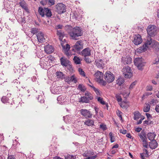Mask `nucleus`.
Wrapping results in <instances>:
<instances>
[{
    "label": "nucleus",
    "instance_id": "nucleus-1",
    "mask_svg": "<svg viewBox=\"0 0 159 159\" xmlns=\"http://www.w3.org/2000/svg\"><path fill=\"white\" fill-rule=\"evenodd\" d=\"M69 28H71L69 34L72 39L77 40L79 37L81 36L83 34V31L80 27L76 26L72 28L71 26H69Z\"/></svg>",
    "mask_w": 159,
    "mask_h": 159
},
{
    "label": "nucleus",
    "instance_id": "nucleus-2",
    "mask_svg": "<svg viewBox=\"0 0 159 159\" xmlns=\"http://www.w3.org/2000/svg\"><path fill=\"white\" fill-rule=\"evenodd\" d=\"M38 11L40 15L42 17L46 16L48 17H50L52 16V13L50 9L48 8H43L42 7H39Z\"/></svg>",
    "mask_w": 159,
    "mask_h": 159
},
{
    "label": "nucleus",
    "instance_id": "nucleus-3",
    "mask_svg": "<svg viewBox=\"0 0 159 159\" xmlns=\"http://www.w3.org/2000/svg\"><path fill=\"white\" fill-rule=\"evenodd\" d=\"M94 75L95 77V80L97 82L103 86L106 85V82L103 79V73L100 71H98L94 74Z\"/></svg>",
    "mask_w": 159,
    "mask_h": 159
},
{
    "label": "nucleus",
    "instance_id": "nucleus-4",
    "mask_svg": "<svg viewBox=\"0 0 159 159\" xmlns=\"http://www.w3.org/2000/svg\"><path fill=\"white\" fill-rule=\"evenodd\" d=\"M105 81L108 83L112 82L114 80L115 76L110 71H107L106 72L104 75Z\"/></svg>",
    "mask_w": 159,
    "mask_h": 159
},
{
    "label": "nucleus",
    "instance_id": "nucleus-5",
    "mask_svg": "<svg viewBox=\"0 0 159 159\" xmlns=\"http://www.w3.org/2000/svg\"><path fill=\"white\" fill-rule=\"evenodd\" d=\"M157 27L152 25H150L148 26L147 29L148 34L151 37H153L157 34Z\"/></svg>",
    "mask_w": 159,
    "mask_h": 159
},
{
    "label": "nucleus",
    "instance_id": "nucleus-6",
    "mask_svg": "<svg viewBox=\"0 0 159 159\" xmlns=\"http://www.w3.org/2000/svg\"><path fill=\"white\" fill-rule=\"evenodd\" d=\"M151 42L150 40H148V37L147 38V40L145 44L141 47H139L137 49V51L139 53H141L143 52L146 51L148 48L149 47Z\"/></svg>",
    "mask_w": 159,
    "mask_h": 159
},
{
    "label": "nucleus",
    "instance_id": "nucleus-7",
    "mask_svg": "<svg viewBox=\"0 0 159 159\" xmlns=\"http://www.w3.org/2000/svg\"><path fill=\"white\" fill-rule=\"evenodd\" d=\"M56 11L59 14L65 12L66 11V6L62 3H58L55 6Z\"/></svg>",
    "mask_w": 159,
    "mask_h": 159
},
{
    "label": "nucleus",
    "instance_id": "nucleus-8",
    "mask_svg": "<svg viewBox=\"0 0 159 159\" xmlns=\"http://www.w3.org/2000/svg\"><path fill=\"white\" fill-rule=\"evenodd\" d=\"M142 58H136L134 60V63L135 66L137 67L139 70L142 68V67L144 66V63L142 62Z\"/></svg>",
    "mask_w": 159,
    "mask_h": 159
},
{
    "label": "nucleus",
    "instance_id": "nucleus-9",
    "mask_svg": "<svg viewBox=\"0 0 159 159\" xmlns=\"http://www.w3.org/2000/svg\"><path fill=\"white\" fill-rule=\"evenodd\" d=\"M148 40H150L151 42L149 47L153 48L157 51H159V43L155 40L152 41L151 37L148 36Z\"/></svg>",
    "mask_w": 159,
    "mask_h": 159
},
{
    "label": "nucleus",
    "instance_id": "nucleus-10",
    "mask_svg": "<svg viewBox=\"0 0 159 159\" xmlns=\"http://www.w3.org/2000/svg\"><path fill=\"white\" fill-rule=\"evenodd\" d=\"M83 47V43L82 40L77 41L75 44L73 46V48L75 51H79L82 49Z\"/></svg>",
    "mask_w": 159,
    "mask_h": 159
},
{
    "label": "nucleus",
    "instance_id": "nucleus-11",
    "mask_svg": "<svg viewBox=\"0 0 159 159\" xmlns=\"http://www.w3.org/2000/svg\"><path fill=\"white\" fill-rule=\"evenodd\" d=\"M142 42L141 36L139 35H135L134 37L133 42L135 45H138L140 44Z\"/></svg>",
    "mask_w": 159,
    "mask_h": 159
},
{
    "label": "nucleus",
    "instance_id": "nucleus-12",
    "mask_svg": "<svg viewBox=\"0 0 159 159\" xmlns=\"http://www.w3.org/2000/svg\"><path fill=\"white\" fill-rule=\"evenodd\" d=\"M37 39L38 41L40 43H43L45 41L43 33L41 32H38L36 34Z\"/></svg>",
    "mask_w": 159,
    "mask_h": 159
},
{
    "label": "nucleus",
    "instance_id": "nucleus-13",
    "mask_svg": "<svg viewBox=\"0 0 159 159\" xmlns=\"http://www.w3.org/2000/svg\"><path fill=\"white\" fill-rule=\"evenodd\" d=\"M81 114L85 117L91 118L92 116L90 111L87 109H82L80 111Z\"/></svg>",
    "mask_w": 159,
    "mask_h": 159
},
{
    "label": "nucleus",
    "instance_id": "nucleus-14",
    "mask_svg": "<svg viewBox=\"0 0 159 159\" xmlns=\"http://www.w3.org/2000/svg\"><path fill=\"white\" fill-rule=\"evenodd\" d=\"M122 72L125 78H130L133 76V72L131 70H123Z\"/></svg>",
    "mask_w": 159,
    "mask_h": 159
},
{
    "label": "nucleus",
    "instance_id": "nucleus-15",
    "mask_svg": "<svg viewBox=\"0 0 159 159\" xmlns=\"http://www.w3.org/2000/svg\"><path fill=\"white\" fill-rule=\"evenodd\" d=\"M81 53L84 57L89 56L91 55V50L89 48H87L83 50Z\"/></svg>",
    "mask_w": 159,
    "mask_h": 159
},
{
    "label": "nucleus",
    "instance_id": "nucleus-16",
    "mask_svg": "<svg viewBox=\"0 0 159 159\" xmlns=\"http://www.w3.org/2000/svg\"><path fill=\"white\" fill-rule=\"evenodd\" d=\"M132 58L130 57L127 56L126 57H122L121 62L125 65L130 64L132 62Z\"/></svg>",
    "mask_w": 159,
    "mask_h": 159
},
{
    "label": "nucleus",
    "instance_id": "nucleus-17",
    "mask_svg": "<svg viewBox=\"0 0 159 159\" xmlns=\"http://www.w3.org/2000/svg\"><path fill=\"white\" fill-rule=\"evenodd\" d=\"M62 46L64 52L67 56H69L70 54L68 51L70 48V46L68 44H66V46H63V45H62Z\"/></svg>",
    "mask_w": 159,
    "mask_h": 159
},
{
    "label": "nucleus",
    "instance_id": "nucleus-18",
    "mask_svg": "<svg viewBox=\"0 0 159 159\" xmlns=\"http://www.w3.org/2000/svg\"><path fill=\"white\" fill-rule=\"evenodd\" d=\"M61 64L65 66H69L70 67H71L70 68H72V66L70 65V62L67 60H66L63 58V57H61L60 59Z\"/></svg>",
    "mask_w": 159,
    "mask_h": 159
},
{
    "label": "nucleus",
    "instance_id": "nucleus-19",
    "mask_svg": "<svg viewBox=\"0 0 159 159\" xmlns=\"http://www.w3.org/2000/svg\"><path fill=\"white\" fill-rule=\"evenodd\" d=\"M44 51L47 53H50L54 51L53 47L50 45L45 46L44 47Z\"/></svg>",
    "mask_w": 159,
    "mask_h": 159
},
{
    "label": "nucleus",
    "instance_id": "nucleus-20",
    "mask_svg": "<svg viewBox=\"0 0 159 159\" xmlns=\"http://www.w3.org/2000/svg\"><path fill=\"white\" fill-rule=\"evenodd\" d=\"M102 61L101 60H97L95 61V65L98 68L100 69L103 68L104 64L103 63Z\"/></svg>",
    "mask_w": 159,
    "mask_h": 159
},
{
    "label": "nucleus",
    "instance_id": "nucleus-21",
    "mask_svg": "<svg viewBox=\"0 0 159 159\" xmlns=\"http://www.w3.org/2000/svg\"><path fill=\"white\" fill-rule=\"evenodd\" d=\"M149 146L152 149H154L157 147V143L155 140H152L149 144Z\"/></svg>",
    "mask_w": 159,
    "mask_h": 159
},
{
    "label": "nucleus",
    "instance_id": "nucleus-22",
    "mask_svg": "<svg viewBox=\"0 0 159 159\" xmlns=\"http://www.w3.org/2000/svg\"><path fill=\"white\" fill-rule=\"evenodd\" d=\"M125 82L124 79L121 77H120L116 80V84L119 86H121Z\"/></svg>",
    "mask_w": 159,
    "mask_h": 159
},
{
    "label": "nucleus",
    "instance_id": "nucleus-23",
    "mask_svg": "<svg viewBox=\"0 0 159 159\" xmlns=\"http://www.w3.org/2000/svg\"><path fill=\"white\" fill-rule=\"evenodd\" d=\"M57 34L59 37V39L61 41H62L63 38L64 36V32L62 30H57Z\"/></svg>",
    "mask_w": 159,
    "mask_h": 159
},
{
    "label": "nucleus",
    "instance_id": "nucleus-24",
    "mask_svg": "<svg viewBox=\"0 0 159 159\" xmlns=\"http://www.w3.org/2000/svg\"><path fill=\"white\" fill-rule=\"evenodd\" d=\"M21 2L19 4L22 8L26 10H28V8L24 0H20Z\"/></svg>",
    "mask_w": 159,
    "mask_h": 159
},
{
    "label": "nucleus",
    "instance_id": "nucleus-25",
    "mask_svg": "<svg viewBox=\"0 0 159 159\" xmlns=\"http://www.w3.org/2000/svg\"><path fill=\"white\" fill-rule=\"evenodd\" d=\"M134 120H138L141 116V114L138 111H136L134 113Z\"/></svg>",
    "mask_w": 159,
    "mask_h": 159
},
{
    "label": "nucleus",
    "instance_id": "nucleus-26",
    "mask_svg": "<svg viewBox=\"0 0 159 159\" xmlns=\"http://www.w3.org/2000/svg\"><path fill=\"white\" fill-rule=\"evenodd\" d=\"M73 60L76 64H80L81 63L80 58L77 56H75L73 58Z\"/></svg>",
    "mask_w": 159,
    "mask_h": 159
},
{
    "label": "nucleus",
    "instance_id": "nucleus-27",
    "mask_svg": "<svg viewBox=\"0 0 159 159\" xmlns=\"http://www.w3.org/2000/svg\"><path fill=\"white\" fill-rule=\"evenodd\" d=\"M80 102H85L86 103H88L89 102V98H88L86 96H83L81 98L79 101Z\"/></svg>",
    "mask_w": 159,
    "mask_h": 159
},
{
    "label": "nucleus",
    "instance_id": "nucleus-28",
    "mask_svg": "<svg viewBox=\"0 0 159 159\" xmlns=\"http://www.w3.org/2000/svg\"><path fill=\"white\" fill-rule=\"evenodd\" d=\"M84 124L88 126H92L94 125V121L88 119L84 122Z\"/></svg>",
    "mask_w": 159,
    "mask_h": 159
},
{
    "label": "nucleus",
    "instance_id": "nucleus-29",
    "mask_svg": "<svg viewBox=\"0 0 159 159\" xmlns=\"http://www.w3.org/2000/svg\"><path fill=\"white\" fill-rule=\"evenodd\" d=\"M148 139L149 140L152 141L154 140V138L156 136V134L154 133H148L147 134Z\"/></svg>",
    "mask_w": 159,
    "mask_h": 159
},
{
    "label": "nucleus",
    "instance_id": "nucleus-30",
    "mask_svg": "<svg viewBox=\"0 0 159 159\" xmlns=\"http://www.w3.org/2000/svg\"><path fill=\"white\" fill-rule=\"evenodd\" d=\"M138 136L142 141L146 140L147 139L146 134L144 132H141L138 134Z\"/></svg>",
    "mask_w": 159,
    "mask_h": 159
},
{
    "label": "nucleus",
    "instance_id": "nucleus-31",
    "mask_svg": "<svg viewBox=\"0 0 159 159\" xmlns=\"http://www.w3.org/2000/svg\"><path fill=\"white\" fill-rule=\"evenodd\" d=\"M150 108V105L148 103H145V106L143 108V111L144 112H147L149 111Z\"/></svg>",
    "mask_w": 159,
    "mask_h": 159
},
{
    "label": "nucleus",
    "instance_id": "nucleus-32",
    "mask_svg": "<svg viewBox=\"0 0 159 159\" xmlns=\"http://www.w3.org/2000/svg\"><path fill=\"white\" fill-rule=\"evenodd\" d=\"M56 75L57 78L63 79L64 78V75L61 71H57L56 72Z\"/></svg>",
    "mask_w": 159,
    "mask_h": 159
},
{
    "label": "nucleus",
    "instance_id": "nucleus-33",
    "mask_svg": "<svg viewBox=\"0 0 159 159\" xmlns=\"http://www.w3.org/2000/svg\"><path fill=\"white\" fill-rule=\"evenodd\" d=\"M57 99L59 102L61 104L63 103L66 101L64 97L62 96H59L57 98Z\"/></svg>",
    "mask_w": 159,
    "mask_h": 159
},
{
    "label": "nucleus",
    "instance_id": "nucleus-34",
    "mask_svg": "<svg viewBox=\"0 0 159 159\" xmlns=\"http://www.w3.org/2000/svg\"><path fill=\"white\" fill-rule=\"evenodd\" d=\"M96 98H97L98 101L102 105H105L106 104V102L103 101L102 98L100 97Z\"/></svg>",
    "mask_w": 159,
    "mask_h": 159
},
{
    "label": "nucleus",
    "instance_id": "nucleus-35",
    "mask_svg": "<svg viewBox=\"0 0 159 159\" xmlns=\"http://www.w3.org/2000/svg\"><path fill=\"white\" fill-rule=\"evenodd\" d=\"M78 87L79 89L82 92H84L86 90V88L81 84H80L79 85Z\"/></svg>",
    "mask_w": 159,
    "mask_h": 159
},
{
    "label": "nucleus",
    "instance_id": "nucleus-36",
    "mask_svg": "<svg viewBox=\"0 0 159 159\" xmlns=\"http://www.w3.org/2000/svg\"><path fill=\"white\" fill-rule=\"evenodd\" d=\"M71 81H73L74 83H76L77 82L76 78L75 76V75H73L70 77Z\"/></svg>",
    "mask_w": 159,
    "mask_h": 159
},
{
    "label": "nucleus",
    "instance_id": "nucleus-37",
    "mask_svg": "<svg viewBox=\"0 0 159 159\" xmlns=\"http://www.w3.org/2000/svg\"><path fill=\"white\" fill-rule=\"evenodd\" d=\"M65 158L66 159H75L76 157L75 156L68 155L65 156Z\"/></svg>",
    "mask_w": 159,
    "mask_h": 159
},
{
    "label": "nucleus",
    "instance_id": "nucleus-38",
    "mask_svg": "<svg viewBox=\"0 0 159 159\" xmlns=\"http://www.w3.org/2000/svg\"><path fill=\"white\" fill-rule=\"evenodd\" d=\"M159 62V54L158 55L157 58L153 61V63L154 64H158Z\"/></svg>",
    "mask_w": 159,
    "mask_h": 159
},
{
    "label": "nucleus",
    "instance_id": "nucleus-39",
    "mask_svg": "<svg viewBox=\"0 0 159 159\" xmlns=\"http://www.w3.org/2000/svg\"><path fill=\"white\" fill-rule=\"evenodd\" d=\"M118 102H121L122 101V98L120 95L118 94H116L115 96Z\"/></svg>",
    "mask_w": 159,
    "mask_h": 159
},
{
    "label": "nucleus",
    "instance_id": "nucleus-40",
    "mask_svg": "<svg viewBox=\"0 0 159 159\" xmlns=\"http://www.w3.org/2000/svg\"><path fill=\"white\" fill-rule=\"evenodd\" d=\"M59 87H57L55 88L53 90H52V93L54 94H58L59 93Z\"/></svg>",
    "mask_w": 159,
    "mask_h": 159
},
{
    "label": "nucleus",
    "instance_id": "nucleus-41",
    "mask_svg": "<svg viewBox=\"0 0 159 159\" xmlns=\"http://www.w3.org/2000/svg\"><path fill=\"white\" fill-rule=\"evenodd\" d=\"M109 135L110 137L111 141V142H113L115 141V138L112 135V133L111 132H110L109 134Z\"/></svg>",
    "mask_w": 159,
    "mask_h": 159
},
{
    "label": "nucleus",
    "instance_id": "nucleus-42",
    "mask_svg": "<svg viewBox=\"0 0 159 159\" xmlns=\"http://www.w3.org/2000/svg\"><path fill=\"white\" fill-rule=\"evenodd\" d=\"M31 32L32 34H34L36 33H37V29L35 28H33L31 29Z\"/></svg>",
    "mask_w": 159,
    "mask_h": 159
},
{
    "label": "nucleus",
    "instance_id": "nucleus-43",
    "mask_svg": "<svg viewBox=\"0 0 159 159\" xmlns=\"http://www.w3.org/2000/svg\"><path fill=\"white\" fill-rule=\"evenodd\" d=\"M121 94L125 96L126 97H128L130 94V92H127L125 90Z\"/></svg>",
    "mask_w": 159,
    "mask_h": 159
},
{
    "label": "nucleus",
    "instance_id": "nucleus-44",
    "mask_svg": "<svg viewBox=\"0 0 159 159\" xmlns=\"http://www.w3.org/2000/svg\"><path fill=\"white\" fill-rule=\"evenodd\" d=\"M152 94V93L151 92H147L145 93L143 96V97H142V98L143 100L144 98V97L145 96H148L149 95H151Z\"/></svg>",
    "mask_w": 159,
    "mask_h": 159
},
{
    "label": "nucleus",
    "instance_id": "nucleus-45",
    "mask_svg": "<svg viewBox=\"0 0 159 159\" xmlns=\"http://www.w3.org/2000/svg\"><path fill=\"white\" fill-rule=\"evenodd\" d=\"M136 84V82L134 81L130 85L129 89H132L134 87V86Z\"/></svg>",
    "mask_w": 159,
    "mask_h": 159
},
{
    "label": "nucleus",
    "instance_id": "nucleus-46",
    "mask_svg": "<svg viewBox=\"0 0 159 159\" xmlns=\"http://www.w3.org/2000/svg\"><path fill=\"white\" fill-rule=\"evenodd\" d=\"M142 142H143V146L146 148H148V144L146 140L143 141Z\"/></svg>",
    "mask_w": 159,
    "mask_h": 159
},
{
    "label": "nucleus",
    "instance_id": "nucleus-47",
    "mask_svg": "<svg viewBox=\"0 0 159 159\" xmlns=\"http://www.w3.org/2000/svg\"><path fill=\"white\" fill-rule=\"evenodd\" d=\"M65 81L69 84L70 82L71 81L70 77H66L65 79Z\"/></svg>",
    "mask_w": 159,
    "mask_h": 159
},
{
    "label": "nucleus",
    "instance_id": "nucleus-48",
    "mask_svg": "<svg viewBox=\"0 0 159 159\" xmlns=\"http://www.w3.org/2000/svg\"><path fill=\"white\" fill-rule=\"evenodd\" d=\"M84 60L87 63H90L91 62V61L89 58L88 57H85Z\"/></svg>",
    "mask_w": 159,
    "mask_h": 159
},
{
    "label": "nucleus",
    "instance_id": "nucleus-49",
    "mask_svg": "<svg viewBox=\"0 0 159 159\" xmlns=\"http://www.w3.org/2000/svg\"><path fill=\"white\" fill-rule=\"evenodd\" d=\"M100 128L104 130H105L107 129L106 125L103 124L100 125Z\"/></svg>",
    "mask_w": 159,
    "mask_h": 159
},
{
    "label": "nucleus",
    "instance_id": "nucleus-50",
    "mask_svg": "<svg viewBox=\"0 0 159 159\" xmlns=\"http://www.w3.org/2000/svg\"><path fill=\"white\" fill-rule=\"evenodd\" d=\"M79 72L80 75L84 77L85 76V74L83 70H79Z\"/></svg>",
    "mask_w": 159,
    "mask_h": 159
},
{
    "label": "nucleus",
    "instance_id": "nucleus-51",
    "mask_svg": "<svg viewBox=\"0 0 159 159\" xmlns=\"http://www.w3.org/2000/svg\"><path fill=\"white\" fill-rule=\"evenodd\" d=\"M48 1L49 4L52 5L55 4V1L54 0H47Z\"/></svg>",
    "mask_w": 159,
    "mask_h": 159
},
{
    "label": "nucleus",
    "instance_id": "nucleus-52",
    "mask_svg": "<svg viewBox=\"0 0 159 159\" xmlns=\"http://www.w3.org/2000/svg\"><path fill=\"white\" fill-rule=\"evenodd\" d=\"M152 121L148 119L147 120H146L144 121V124L147 125L150 124L151 123Z\"/></svg>",
    "mask_w": 159,
    "mask_h": 159
},
{
    "label": "nucleus",
    "instance_id": "nucleus-53",
    "mask_svg": "<svg viewBox=\"0 0 159 159\" xmlns=\"http://www.w3.org/2000/svg\"><path fill=\"white\" fill-rule=\"evenodd\" d=\"M2 101L3 102L5 103L8 101V99L6 97H3L2 98Z\"/></svg>",
    "mask_w": 159,
    "mask_h": 159
},
{
    "label": "nucleus",
    "instance_id": "nucleus-54",
    "mask_svg": "<svg viewBox=\"0 0 159 159\" xmlns=\"http://www.w3.org/2000/svg\"><path fill=\"white\" fill-rule=\"evenodd\" d=\"M152 89V86L149 85L147 87V90L148 91H151Z\"/></svg>",
    "mask_w": 159,
    "mask_h": 159
},
{
    "label": "nucleus",
    "instance_id": "nucleus-55",
    "mask_svg": "<svg viewBox=\"0 0 159 159\" xmlns=\"http://www.w3.org/2000/svg\"><path fill=\"white\" fill-rule=\"evenodd\" d=\"M97 157V156L95 155L93 156L88 157L85 159H94Z\"/></svg>",
    "mask_w": 159,
    "mask_h": 159
},
{
    "label": "nucleus",
    "instance_id": "nucleus-56",
    "mask_svg": "<svg viewBox=\"0 0 159 159\" xmlns=\"http://www.w3.org/2000/svg\"><path fill=\"white\" fill-rule=\"evenodd\" d=\"M155 110L157 112L159 113V105H157L156 106L155 108Z\"/></svg>",
    "mask_w": 159,
    "mask_h": 159
},
{
    "label": "nucleus",
    "instance_id": "nucleus-57",
    "mask_svg": "<svg viewBox=\"0 0 159 159\" xmlns=\"http://www.w3.org/2000/svg\"><path fill=\"white\" fill-rule=\"evenodd\" d=\"M120 132L123 134H125L126 132V130H122L121 129L120 130Z\"/></svg>",
    "mask_w": 159,
    "mask_h": 159
},
{
    "label": "nucleus",
    "instance_id": "nucleus-58",
    "mask_svg": "<svg viewBox=\"0 0 159 159\" xmlns=\"http://www.w3.org/2000/svg\"><path fill=\"white\" fill-rule=\"evenodd\" d=\"M87 98H89V101L90 100H92L93 99V97L91 94L89 96H88Z\"/></svg>",
    "mask_w": 159,
    "mask_h": 159
},
{
    "label": "nucleus",
    "instance_id": "nucleus-59",
    "mask_svg": "<svg viewBox=\"0 0 159 159\" xmlns=\"http://www.w3.org/2000/svg\"><path fill=\"white\" fill-rule=\"evenodd\" d=\"M142 129V128H136L135 129L136 131L139 132H140L141 130Z\"/></svg>",
    "mask_w": 159,
    "mask_h": 159
},
{
    "label": "nucleus",
    "instance_id": "nucleus-60",
    "mask_svg": "<svg viewBox=\"0 0 159 159\" xmlns=\"http://www.w3.org/2000/svg\"><path fill=\"white\" fill-rule=\"evenodd\" d=\"M146 115L148 118V119H149V118H152V116H151L150 114L149 113H146Z\"/></svg>",
    "mask_w": 159,
    "mask_h": 159
},
{
    "label": "nucleus",
    "instance_id": "nucleus-61",
    "mask_svg": "<svg viewBox=\"0 0 159 159\" xmlns=\"http://www.w3.org/2000/svg\"><path fill=\"white\" fill-rule=\"evenodd\" d=\"M130 69H131L130 67L128 66H125V68H124L123 69V70H130Z\"/></svg>",
    "mask_w": 159,
    "mask_h": 159
},
{
    "label": "nucleus",
    "instance_id": "nucleus-62",
    "mask_svg": "<svg viewBox=\"0 0 159 159\" xmlns=\"http://www.w3.org/2000/svg\"><path fill=\"white\" fill-rule=\"evenodd\" d=\"M7 159H16L15 158L12 156H9L8 157Z\"/></svg>",
    "mask_w": 159,
    "mask_h": 159
},
{
    "label": "nucleus",
    "instance_id": "nucleus-63",
    "mask_svg": "<svg viewBox=\"0 0 159 159\" xmlns=\"http://www.w3.org/2000/svg\"><path fill=\"white\" fill-rule=\"evenodd\" d=\"M156 100H155L154 99H152L150 103L151 104H153L154 103L156 102Z\"/></svg>",
    "mask_w": 159,
    "mask_h": 159
},
{
    "label": "nucleus",
    "instance_id": "nucleus-64",
    "mask_svg": "<svg viewBox=\"0 0 159 159\" xmlns=\"http://www.w3.org/2000/svg\"><path fill=\"white\" fill-rule=\"evenodd\" d=\"M53 159H63L59 157L56 156V157H53Z\"/></svg>",
    "mask_w": 159,
    "mask_h": 159
}]
</instances>
